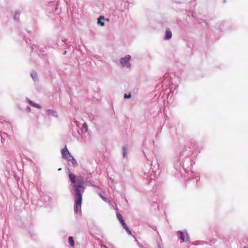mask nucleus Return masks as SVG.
<instances>
[{
  "mask_svg": "<svg viewBox=\"0 0 248 248\" xmlns=\"http://www.w3.org/2000/svg\"><path fill=\"white\" fill-rule=\"evenodd\" d=\"M117 217L118 219L119 220L120 222L121 223L122 226L124 225L125 223L124 222V220L123 219V217L122 215L119 213H117L116 214Z\"/></svg>",
  "mask_w": 248,
  "mask_h": 248,
  "instance_id": "nucleus-13",
  "label": "nucleus"
},
{
  "mask_svg": "<svg viewBox=\"0 0 248 248\" xmlns=\"http://www.w3.org/2000/svg\"><path fill=\"white\" fill-rule=\"evenodd\" d=\"M200 242H201V243H200L201 245L207 244H208V242H205V241H200Z\"/></svg>",
  "mask_w": 248,
  "mask_h": 248,
  "instance_id": "nucleus-24",
  "label": "nucleus"
},
{
  "mask_svg": "<svg viewBox=\"0 0 248 248\" xmlns=\"http://www.w3.org/2000/svg\"><path fill=\"white\" fill-rule=\"evenodd\" d=\"M123 227L124 229H125V230L126 231V232H127V233L128 234H129V235L131 234V232L130 230V229L128 228V227H127V226L126 224H125L124 225H123Z\"/></svg>",
  "mask_w": 248,
  "mask_h": 248,
  "instance_id": "nucleus-16",
  "label": "nucleus"
},
{
  "mask_svg": "<svg viewBox=\"0 0 248 248\" xmlns=\"http://www.w3.org/2000/svg\"><path fill=\"white\" fill-rule=\"evenodd\" d=\"M68 242L71 246L73 247L74 246V241L72 237L70 236L68 238Z\"/></svg>",
  "mask_w": 248,
  "mask_h": 248,
  "instance_id": "nucleus-17",
  "label": "nucleus"
},
{
  "mask_svg": "<svg viewBox=\"0 0 248 248\" xmlns=\"http://www.w3.org/2000/svg\"><path fill=\"white\" fill-rule=\"evenodd\" d=\"M57 2L54 1L49 3L47 6V10L49 13L54 12L57 9Z\"/></svg>",
  "mask_w": 248,
  "mask_h": 248,
  "instance_id": "nucleus-5",
  "label": "nucleus"
},
{
  "mask_svg": "<svg viewBox=\"0 0 248 248\" xmlns=\"http://www.w3.org/2000/svg\"><path fill=\"white\" fill-rule=\"evenodd\" d=\"M155 161L156 162L155 165H153V161H152L150 163V166H151V169L153 171L158 170L159 167V165L157 163V159H155Z\"/></svg>",
  "mask_w": 248,
  "mask_h": 248,
  "instance_id": "nucleus-10",
  "label": "nucleus"
},
{
  "mask_svg": "<svg viewBox=\"0 0 248 248\" xmlns=\"http://www.w3.org/2000/svg\"><path fill=\"white\" fill-rule=\"evenodd\" d=\"M194 178L198 181L200 179V175L198 173H196L194 175Z\"/></svg>",
  "mask_w": 248,
  "mask_h": 248,
  "instance_id": "nucleus-20",
  "label": "nucleus"
},
{
  "mask_svg": "<svg viewBox=\"0 0 248 248\" xmlns=\"http://www.w3.org/2000/svg\"><path fill=\"white\" fill-rule=\"evenodd\" d=\"M99 196H100V197L101 198V199H102L103 201H105V202H106V201H107V199H106L105 197H104V196H102V195H101V194H100V195H99Z\"/></svg>",
  "mask_w": 248,
  "mask_h": 248,
  "instance_id": "nucleus-22",
  "label": "nucleus"
},
{
  "mask_svg": "<svg viewBox=\"0 0 248 248\" xmlns=\"http://www.w3.org/2000/svg\"><path fill=\"white\" fill-rule=\"evenodd\" d=\"M62 42H64V41H65V39H64V40L62 39Z\"/></svg>",
  "mask_w": 248,
  "mask_h": 248,
  "instance_id": "nucleus-33",
  "label": "nucleus"
},
{
  "mask_svg": "<svg viewBox=\"0 0 248 248\" xmlns=\"http://www.w3.org/2000/svg\"><path fill=\"white\" fill-rule=\"evenodd\" d=\"M123 156L124 158H125L127 156V148L126 146H123L122 148Z\"/></svg>",
  "mask_w": 248,
  "mask_h": 248,
  "instance_id": "nucleus-15",
  "label": "nucleus"
},
{
  "mask_svg": "<svg viewBox=\"0 0 248 248\" xmlns=\"http://www.w3.org/2000/svg\"><path fill=\"white\" fill-rule=\"evenodd\" d=\"M62 157L66 159L71 155L66 147L62 150Z\"/></svg>",
  "mask_w": 248,
  "mask_h": 248,
  "instance_id": "nucleus-7",
  "label": "nucleus"
},
{
  "mask_svg": "<svg viewBox=\"0 0 248 248\" xmlns=\"http://www.w3.org/2000/svg\"><path fill=\"white\" fill-rule=\"evenodd\" d=\"M97 24H98V25H99L101 26H105L104 22L102 21L101 20L97 19Z\"/></svg>",
  "mask_w": 248,
  "mask_h": 248,
  "instance_id": "nucleus-19",
  "label": "nucleus"
},
{
  "mask_svg": "<svg viewBox=\"0 0 248 248\" xmlns=\"http://www.w3.org/2000/svg\"><path fill=\"white\" fill-rule=\"evenodd\" d=\"M216 241L215 240H211L210 243H209L208 244L210 245H212L213 244H214L215 243Z\"/></svg>",
  "mask_w": 248,
  "mask_h": 248,
  "instance_id": "nucleus-23",
  "label": "nucleus"
},
{
  "mask_svg": "<svg viewBox=\"0 0 248 248\" xmlns=\"http://www.w3.org/2000/svg\"><path fill=\"white\" fill-rule=\"evenodd\" d=\"M157 248H162L160 244L158 245Z\"/></svg>",
  "mask_w": 248,
  "mask_h": 248,
  "instance_id": "nucleus-31",
  "label": "nucleus"
},
{
  "mask_svg": "<svg viewBox=\"0 0 248 248\" xmlns=\"http://www.w3.org/2000/svg\"><path fill=\"white\" fill-rule=\"evenodd\" d=\"M131 56L129 55H126L124 57L120 59V63L122 67L129 69L131 67L130 60Z\"/></svg>",
  "mask_w": 248,
  "mask_h": 248,
  "instance_id": "nucleus-3",
  "label": "nucleus"
},
{
  "mask_svg": "<svg viewBox=\"0 0 248 248\" xmlns=\"http://www.w3.org/2000/svg\"><path fill=\"white\" fill-rule=\"evenodd\" d=\"M131 95L130 93H129L128 94H124V98L125 99L130 98H131Z\"/></svg>",
  "mask_w": 248,
  "mask_h": 248,
  "instance_id": "nucleus-21",
  "label": "nucleus"
},
{
  "mask_svg": "<svg viewBox=\"0 0 248 248\" xmlns=\"http://www.w3.org/2000/svg\"><path fill=\"white\" fill-rule=\"evenodd\" d=\"M67 159L68 162L71 163L74 167L78 166V164L77 162V160L74 158V157L72 155L68 157Z\"/></svg>",
  "mask_w": 248,
  "mask_h": 248,
  "instance_id": "nucleus-8",
  "label": "nucleus"
},
{
  "mask_svg": "<svg viewBox=\"0 0 248 248\" xmlns=\"http://www.w3.org/2000/svg\"><path fill=\"white\" fill-rule=\"evenodd\" d=\"M66 53V51H64L63 53V55H65Z\"/></svg>",
  "mask_w": 248,
  "mask_h": 248,
  "instance_id": "nucleus-32",
  "label": "nucleus"
},
{
  "mask_svg": "<svg viewBox=\"0 0 248 248\" xmlns=\"http://www.w3.org/2000/svg\"><path fill=\"white\" fill-rule=\"evenodd\" d=\"M68 177L70 182L69 189L75 198L74 211L78 213L81 210L82 194L86 183L81 175L76 176L73 173H69Z\"/></svg>",
  "mask_w": 248,
  "mask_h": 248,
  "instance_id": "nucleus-1",
  "label": "nucleus"
},
{
  "mask_svg": "<svg viewBox=\"0 0 248 248\" xmlns=\"http://www.w3.org/2000/svg\"><path fill=\"white\" fill-rule=\"evenodd\" d=\"M172 37V33L171 31H170V29H167L165 32V35L164 37L165 40H169Z\"/></svg>",
  "mask_w": 248,
  "mask_h": 248,
  "instance_id": "nucleus-9",
  "label": "nucleus"
},
{
  "mask_svg": "<svg viewBox=\"0 0 248 248\" xmlns=\"http://www.w3.org/2000/svg\"><path fill=\"white\" fill-rule=\"evenodd\" d=\"M82 133H86L88 131V125L86 123H84L81 128Z\"/></svg>",
  "mask_w": 248,
  "mask_h": 248,
  "instance_id": "nucleus-14",
  "label": "nucleus"
},
{
  "mask_svg": "<svg viewBox=\"0 0 248 248\" xmlns=\"http://www.w3.org/2000/svg\"><path fill=\"white\" fill-rule=\"evenodd\" d=\"M26 100H27V101L28 102V103L30 105H31V106H33L34 107H35V108H41V106L39 104H38L37 103H35L33 102V101L30 100L28 98H27Z\"/></svg>",
  "mask_w": 248,
  "mask_h": 248,
  "instance_id": "nucleus-11",
  "label": "nucleus"
},
{
  "mask_svg": "<svg viewBox=\"0 0 248 248\" xmlns=\"http://www.w3.org/2000/svg\"><path fill=\"white\" fill-rule=\"evenodd\" d=\"M46 112L48 116H52L56 118H57L58 117L57 112L53 109H47Z\"/></svg>",
  "mask_w": 248,
  "mask_h": 248,
  "instance_id": "nucleus-6",
  "label": "nucleus"
},
{
  "mask_svg": "<svg viewBox=\"0 0 248 248\" xmlns=\"http://www.w3.org/2000/svg\"><path fill=\"white\" fill-rule=\"evenodd\" d=\"M102 248H107L106 246H101Z\"/></svg>",
  "mask_w": 248,
  "mask_h": 248,
  "instance_id": "nucleus-30",
  "label": "nucleus"
},
{
  "mask_svg": "<svg viewBox=\"0 0 248 248\" xmlns=\"http://www.w3.org/2000/svg\"><path fill=\"white\" fill-rule=\"evenodd\" d=\"M26 109L28 111L30 112L31 111V108L29 106H27V108H26Z\"/></svg>",
  "mask_w": 248,
  "mask_h": 248,
  "instance_id": "nucleus-26",
  "label": "nucleus"
},
{
  "mask_svg": "<svg viewBox=\"0 0 248 248\" xmlns=\"http://www.w3.org/2000/svg\"><path fill=\"white\" fill-rule=\"evenodd\" d=\"M191 154V151L190 148H186L184 151L181 152L179 157L177 160V162L175 163L176 169L180 166L184 168H188L189 166L192 165L191 160L189 156Z\"/></svg>",
  "mask_w": 248,
  "mask_h": 248,
  "instance_id": "nucleus-2",
  "label": "nucleus"
},
{
  "mask_svg": "<svg viewBox=\"0 0 248 248\" xmlns=\"http://www.w3.org/2000/svg\"><path fill=\"white\" fill-rule=\"evenodd\" d=\"M19 13L18 12H16L15 15H14V18L16 20H19Z\"/></svg>",
  "mask_w": 248,
  "mask_h": 248,
  "instance_id": "nucleus-18",
  "label": "nucleus"
},
{
  "mask_svg": "<svg viewBox=\"0 0 248 248\" xmlns=\"http://www.w3.org/2000/svg\"><path fill=\"white\" fill-rule=\"evenodd\" d=\"M97 19L105 20V18H104V16H101L99 17H98Z\"/></svg>",
  "mask_w": 248,
  "mask_h": 248,
  "instance_id": "nucleus-25",
  "label": "nucleus"
},
{
  "mask_svg": "<svg viewBox=\"0 0 248 248\" xmlns=\"http://www.w3.org/2000/svg\"><path fill=\"white\" fill-rule=\"evenodd\" d=\"M200 243H201L200 241H196L195 243V245H201Z\"/></svg>",
  "mask_w": 248,
  "mask_h": 248,
  "instance_id": "nucleus-27",
  "label": "nucleus"
},
{
  "mask_svg": "<svg viewBox=\"0 0 248 248\" xmlns=\"http://www.w3.org/2000/svg\"><path fill=\"white\" fill-rule=\"evenodd\" d=\"M31 76L32 78L34 81H38V75L35 71H31Z\"/></svg>",
  "mask_w": 248,
  "mask_h": 248,
  "instance_id": "nucleus-12",
  "label": "nucleus"
},
{
  "mask_svg": "<svg viewBox=\"0 0 248 248\" xmlns=\"http://www.w3.org/2000/svg\"><path fill=\"white\" fill-rule=\"evenodd\" d=\"M178 235L183 242H188L189 239L188 234L186 231H178Z\"/></svg>",
  "mask_w": 248,
  "mask_h": 248,
  "instance_id": "nucleus-4",
  "label": "nucleus"
},
{
  "mask_svg": "<svg viewBox=\"0 0 248 248\" xmlns=\"http://www.w3.org/2000/svg\"><path fill=\"white\" fill-rule=\"evenodd\" d=\"M35 47H36V46L33 45V46H31V49L32 50H33Z\"/></svg>",
  "mask_w": 248,
  "mask_h": 248,
  "instance_id": "nucleus-29",
  "label": "nucleus"
},
{
  "mask_svg": "<svg viewBox=\"0 0 248 248\" xmlns=\"http://www.w3.org/2000/svg\"><path fill=\"white\" fill-rule=\"evenodd\" d=\"M61 170V168H60V169H58V170H59V171H60V170Z\"/></svg>",
  "mask_w": 248,
  "mask_h": 248,
  "instance_id": "nucleus-34",
  "label": "nucleus"
},
{
  "mask_svg": "<svg viewBox=\"0 0 248 248\" xmlns=\"http://www.w3.org/2000/svg\"><path fill=\"white\" fill-rule=\"evenodd\" d=\"M46 198H48L49 201H51L52 200V198L49 196H46Z\"/></svg>",
  "mask_w": 248,
  "mask_h": 248,
  "instance_id": "nucleus-28",
  "label": "nucleus"
}]
</instances>
